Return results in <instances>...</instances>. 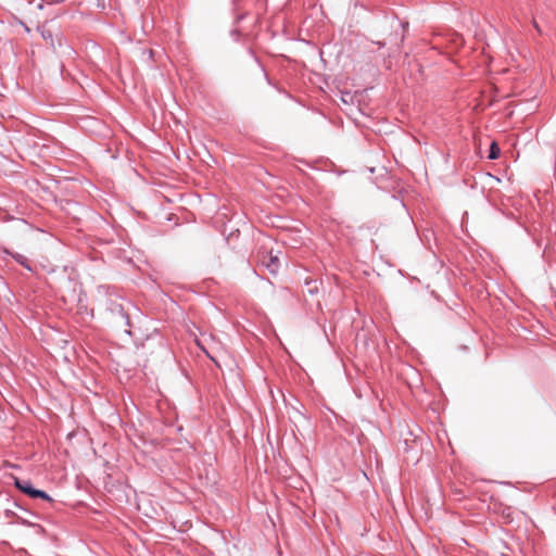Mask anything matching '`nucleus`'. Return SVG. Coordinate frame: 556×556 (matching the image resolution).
<instances>
[{"mask_svg":"<svg viewBox=\"0 0 556 556\" xmlns=\"http://www.w3.org/2000/svg\"><path fill=\"white\" fill-rule=\"evenodd\" d=\"M14 484L21 492L33 498L39 497L45 501L52 502V498L46 492L33 488L31 483L28 480L15 478Z\"/></svg>","mask_w":556,"mask_h":556,"instance_id":"nucleus-1","label":"nucleus"},{"mask_svg":"<svg viewBox=\"0 0 556 556\" xmlns=\"http://www.w3.org/2000/svg\"><path fill=\"white\" fill-rule=\"evenodd\" d=\"M262 264L269 270L270 274H277L280 267L278 255L271 252L267 253L262 258Z\"/></svg>","mask_w":556,"mask_h":556,"instance_id":"nucleus-2","label":"nucleus"},{"mask_svg":"<svg viewBox=\"0 0 556 556\" xmlns=\"http://www.w3.org/2000/svg\"><path fill=\"white\" fill-rule=\"evenodd\" d=\"M500 153L501 149L498 144L495 141H493L490 147L489 159L496 160L500 156Z\"/></svg>","mask_w":556,"mask_h":556,"instance_id":"nucleus-3","label":"nucleus"},{"mask_svg":"<svg viewBox=\"0 0 556 556\" xmlns=\"http://www.w3.org/2000/svg\"><path fill=\"white\" fill-rule=\"evenodd\" d=\"M17 521H18L20 523H22V525H25V526L36 527V528L39 530V532H43V528H42L41 526H39V525H37V523H33V522H30V521H28V520H26V519H24V518H22V517H18V518H17Z\"/></svg>","mask_w":556,"mask_h":556,"instance_id":"nucleus-4","label":"nucleus"},{"mask_svg":"<svg viewBox=\"0 0 556 556\" xmlns=\"http://www.w3.org/2000/svg\"><path fill=\"white\" fill-rule=\"evenodd\" d=\"M13 257L16 260V262H18L21 265H23L24 267H26L27 269H30V267L28 266L27 264V260L25 256L21 255V254H15L13 255Z\"/></svg>","mask_w":556,"mask_h":556,"instance_id":"nucleus-5","label":"nucleus"},{"mask_svg":"<svg viewBox=\"0 0 556 556\" xmlns=\"http://www.w3.org/2000/svg\"><path fill=\"white\" fill-rule=\"evenodd\" d=\"M533 26H534V28L536 29V31H538L540 35H542V29H541V27L539 26V24L536 23V21H533Z\"/></svg>","mask_w":556,"mask_h":556,"instance_id":"nucleus-6","label":"nucleus"},{"mask_svg":"<svg viewBox=\"0 0 556 556\" xmlns=\"http://www.w3.org/2000/svg\"><path fill=\"white\" fill-rule=\"evenodd\" d=\"M198 345H199V346H200V348H201V349L206 353V356H208L211 359H213V361H214V358L210 355V353H208V352H206V351H205V350L200 345V343H198Z\"/></svg>","mask_w":556,"mask_h":556,"instance_id":"nucleus-7","label":"nucleus"}]
</instances>
